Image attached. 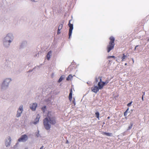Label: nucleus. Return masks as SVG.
<instances>
[{
	"mask_svg": "<svg viewBox=\"0 0 149 149\" xmlns=\"http://www.w3.org/2000/svg\"><path fill=\"white\" fill-rule=\"evenodd\" d=\"M56 123V121L55 117L52 115L51 112H48L47 117L43 120L44 126L46 129L49 130L51 128V125L49 124V123L51 125H54Z\"/></svg>",
	"mask_w": 149,
	"mask_h": 149,
	"instance_id": "obj_1",
	"label": "nucleus"
},
{
	"mask_svg": "<svg viewBox=\"0 0 149 149\" xmlns=\"http://www.w3.org/2000/svg\"><path fill=\"white\" fill-rule=\"evenodd\" d=\"M110 40L108 45L107 47V51L108 52H109L114 47L115 43H114L115 41L114 38L112 36H111L109 38Z\"/></svg>",
	"mask_w": 149,
	"mask_h": 149,
	"instance_id": "obj_2",
	"label": "nucleus"
},
{
	"mask_svg": "<svg viewBox=\"0 0 149 149\" xmlns=\"http://www.w3.org/2000/svg\"><path fill=\"white\" fill-rule=\"evenodd\" d=\"M109 82L108 80H106L105 82L102 81V77H100V81L98 83V86H100V88H103L104 86L107 84Z\"/></svg>",
	"mask_w": 149,
	"mask_h": 149,
	"instance_id": "obj_3",
	"label": "nucleus"
},
{
	"mask_svg": "<svg viewBox=\"0 0 149 149\" xmlns=\"http://www.w3.org/2000/svg\"><path fill=\"white\" fill-rule=\"evenodd\" d=\"M71 20H70L69 21V22L68 24L69 27H70L69 29V38L70 39V37L71 36L72 31L73 29V25L72 24H71L70 23V21Z\"/></svg>",
	"mask_w": 149,
	"mask_h": 149,
	"instance_id": "obj_4",
	"label": "nucleus"
},
{
	"mask_svg": "<svg viewBox=\"0 0 149 149\" xmlns=\"http://www.w3.org/2000/svg\"><path fill=\"white\" fill-rule=\"evenodd\" d=\"M28 139V136L26 134L22 135L18 140V141L24 142L26 141Z\"/></svg>",
	"mask_w": 149,
	"mask_h": 149,
	"instance_id": "obj_5",
	"label": "nucleus"
},
{
	"mask_svg": "<svg viewBox=\"0 0 149 149\" xmlns=\"http://www.w3.org/2000/svg\"><path fill=\"white\" fill-rule=\"evenodd\" d=\"M102 88H100V86H98V87L96 86L92 87L91 89L93 92L96 93L98 91L99 89H101Z\"/></svg>",
	"mask_w": 149,
	"mask_h": 149,
	"instance_id": "obj_6",
	"label": "nucleus"
},
{
	"mask_svg": "<svg viewBox=\"0 0 149 149\" xmlns=\"http://www.w3.org/2000/svg\"><path fill=\"white\" fill-rule=\"evenodd\" d=\"M22 106H20L19 108L17 111V114L16 115L17 117H18L20 116V114L22 113Z\"/></svg>",
	"mask_w": 149,
	"mask_h": 149,
	"instance_id": "obj_7",
	"label": "nucleus"
},
{
	"mask_svg": "<svg viewBox=\"0 0 149 149\" xmlns=\"http://www.w3.org/2000/svg\"><path fill=\"white\" fill-rule=\"evenodd\" d=\"M40 118V116L39 114H38L36 118L35 119V121L33 122L32 123L33 124H36L39 121V119Z\"/></svg>",
	"mask_w": 149,
	"mask_h": 149,
	"instance_id": "obj_8",
	"label": "nucleus"
},
{
	"mask_svg": "<svg viewBox=\"0 0 149 149\" xmlns=\"http://www.w3.org/2000/svg\"><path fill=\"white\" fill-rule=\"evenodd\" d=\"M37 106L36 103H34L33 104L31 105L30 106V108L33 111H34L36 110V107Z\"/></svg>",
	"mask_w": 149,
	"mask_h": 149,
	"instance_id": "obj_9",
	"label": "nucleus"
},
{
	"mask_svg": "<svg viewBox=\"0 0 149 149\" xmlns=\"http://www.w3.org/2000/svg\"><path fill=\"white\" fill-rule=\"evenodd\" d=\"M72 88L70 89V93L69 96V100L71 101L72 100Z\"/></svg>",
	"mask_w": 149,
	"mask_h": 149,
	"instance_id": "obj_10",
	"label": "nucleus"
},
{
	"mask_svg": "<svg viewBox=\"0 0 149 149\" xmlns=\"http://www.w3.org/2000/svg\"><path fill=\"white\" fill-rule=\"evenodd\" d=\"M62 27H63V25L62 24H61L59 25V26L58 27V31H57V34H59L61 33L60 30L62 29Z\"/></svg>",
	"mask_w": 149,
	"mask_h": 149,
	"instance_id": "obj_11",
	"label": "nucleus"
},
{
	"mask_svg": "<svg viewBox=\"0 0 149 149\" xmlns=\"http://www.w3.org/2000/svg\"><path fill=\"white\" fill-rule=\"evenodd\" d=\"M102 134L103 135H105L107 136H112L113 135L111 133H109L108 132H103L102 133Z\"/></svg>",
	"mask_w": 149,
	"mask_h": 149,
	"instance_id": "obj_12",
	"label": "nucleus"
},
{
	"mask_svg": "<svg viewBox=\"0 0 149 149\" xmlns=\"http://www.w3.org/2000/svg\"><path fill=\"white\" fill-rule=\"evenodd\" d=\"M128 56H127V55H125V54H123V56L121 57V59H122L121 61H125V60L127 57Z\"/></svg>",
	"mask_w": 149,
	"mask_h": 149,
	"instance_id": "obj_13",
	"label": "nucleus"
},
{
	"mask_svg": "<svg viewBox=\"0 0 149 149\" xmlns=\"http://www.w3.org/2000/svg\"><path fill=\"white\" fill-rule=\"evenodd\" d=\"M52 54V52L51 51H49L48 53L47 54V59L48 60H49L50 59V56Z\"/></svg>",
	"mask_w": 149,
	"mask_h": 149,
	"instance_id": "obj_14",
	"label": "nucleus"
},
{
	"mask_svg": "<svg viewBox=\"0 0 149 149\" xmlns=\"http://www.w3.org/2000/svg\"><path fill=\"white\" fill-rule=\"evenodd\" d=\"M8 140L9 141V142H7L6 141V146H8L10 145V142L11 141V139L10 137H9V138H8Z\"/></svg>",
	"mask_w": 149,
	"mask_h": 149,
	"instance_id": "obj_15",
	"label": "nucleus"
},
{
	"mask_svg": "<svg viewBox=\"0 0 149 149\" xmlns=\"http://www.w3.org/2000/svg\"><path fill=\"white\" fill-rule=\"evenodd\" d=\"M73 76L71 74H69L66 80L67 81H69L72 78Z\"/></svg>",
	"mask_w": 149,
	"mask_h": 149,
	"instance_id": "obj_16",
	"label": "nucleus"
},
{
	"mask_svg": "<svg viewBox=\"0 0 149 149\" xmlns=\"http://www.w3.org/2000/svg\"><path fill=\"white\" fill-rule=\"evenodd\" d=\"M63 79L64 77H63V76H61L60 77V78L59 79L58 81V83H60L62 81V80Z\"/></svg>",
	"mask_w": 149,
	"mask_h": 149,
	"instance_id": "obj_17",
	"label": "nucleus"
},
{
	"mask_svg": "<svg viewBox=\"0 0 149 149\" xmlns=\"http://www.w3.org/2000/svg\"><path fill=\"white\" fill-rule=\"evenodd\" d=\"M95 115H96V116L97 118H98L99 119V117L100 116V114L98 112H96L95 113Z\"/></svg>",
	"mask_w": 149,
	"mask_h": 149,
	"instance_id": "obj_18",
	"label": "nucleus"
},
{
	"mask_svg": "<svg viewBox=\"0 0 149 149\" xmlns=\"http://www.w3.org/2000/svg\"><path fill=\"white\" fill-rule=\"evenodd\" d=\"M115 58L116 57L114 56H109L108 57V58Z\"/></svg>",
	"mask_w": 149,
	"mask_h": 149,
	"instance_id": "obj_19",
	"label": "nucleus"
},
{
	"mask_svg": "<svg viewBox=\"0 0 149 149\" xmlns=\"http://www.w3.org/2000/svg\"><path fill=\"white\" fill-rule=\"evenodd\" d=\"M133 126V124H131V125L128 127V129L130 130L132 128Z\"/></svg>",
	"mask_w": 149,
	"mask_h": 149,
	"instance_id": "obj_20",
	"label": "nucleus"
},
{
	"mask_svg": "<svg viewBox=\"0 0 149 149\" xmlns=\"http://www.w3.org/2000/svg\"><path fill=\"white\" fill-rule=\"evenodd\" d=\"M132 103V102H130V103H128L127 104V106H128V107H130L131 106Z\"/></svg>",
	"mask_w": 149,
	"mask_h": 149,
	"instance_id": "obj_21",
	"label": "nucleus"
},
{
	"mask_svg": "<svg viewBox=\"0 0 149 149\" xmlns=\"http://www.w3.org/2000/svg\"><path fill=\"white\" fill-rule=\"evenodd\" d=\"M45 108H46V106L42 108V109L44 112L45 111Z\"/></svg>",
	"mask_w": 149,
	"mask_h": 149,
	"instance_id": "obj_22",
	"label": "nucleus"
},
{
	"mask_svg": "<svg viewBox=\"0 0 149 149\" xmlns=\"http://www.w3.org/2000/svg\"><path fill=\"white\" fill-rule=\"evenodd\" d=\"M100 77H99L98 78H95V81L96 82H97L98 81V79H100Z\"/></svg>",
	"mask_w": 149,
	"mask_h": 149,
	"instance_id": "obj_23",
	"label": "nucleus"
},
{
	"mask_svg": "<svg viewBox=\"0 0 149 149\" xmlns=\"http://www.w3.org/2000/svg\"><path fill=\"white\" fill-rule=\"evenodd\" d=\"M127 113V112H125V111L124 113V116H126Z\"/></svg>",
	"mask_w": 149,
	"mask_h": 149,
	"instance_id": "obj_24",
	"label": "nucleus"
},
{
	"mask_svg": "<svg viewBox=\"0 0 149 149\" xmlns=\"http://www.w3.org/2000/svg\"><path fill=\"white\" fill-rule=\"evenodd\" d=\"M43 146H42L40 148V149H43Z\"/></svg>",
	"mask_w": 149,
	"mask_h": 149,
	"instance_id": "obj_25",
	"label": "nucleus"
},
{
	"mask_svg": "<svg viewBox=\"0 0 149 149\" xmlns=\"http://www.w3.org/2000/svg\"><path fill=\"white\" fill-rule=\"evenodd\" d=\"M138 45H136V46L135 47V48H134V50H136V47H138Z\"/></svg>",
	"mask_w": 149,
	"mask_h": 149,
	"instance_id": "obj_26",
	"label": "nucleus"
},
{
	"mask_svg": "<svg viewBox=\"0 0 149 149\" xmlns=\"http://www.w3.org/2000/svg\"><path fill=\"white\" fill-rule=\"evenodd\" d=\"M142 100L143 101L144 100H143V95L142 96Z\"/></svg>",
	"mask_w": 149,
	"mask_h": 149,
	"instance_id": "obj_27",
	"label": "nucleus"
},
{
	"mask_svg": "<svg viewBox=\"0 0 149 149\" xmlns=\"http://www.w3.org/2000/svg\"><path fill=\"white\" fill-rule=\"evenodd\" d=\"M9 35H8H8H7V36L6 37V38H8V37H9Z\"/></svg>",
	"mask_w": 149,
	"mask_h": 149,
	"instance_id": "obj_28",
	"label": "nucleus"
},
{
	"mask_svg": "<svg viewBox=\"0 0 149 149\" xmlns=\"http://www.w3.org/2000/svg\"><path fill=\"white\" fill-rule=\"evenodd\" d=\"M129 110V108H128L127 109V110H126V111H125V112H127L128 111V110Z\"/></svg>",
	"mask_w": 149,
	"mask_h": 149,
	"instance_id": "obj_29",
	"label": "nucleus"
},
{
	"mask_svg": "<svg viewBox=\"0 0 149 149\" xmlns=\"http://www.w3.org/2000/svg\"><path fill=\"white\" fill-rule=\"evenodd\" d=\"M8 42L10 43L11 42V41L10 40H8Z\"/></svg>",
	"mask_w": 149,
	"mask_h": 149,
	"instance_id": "obj_30",
	"label": "nucleus"
},
{
	"mask_svg": "<svg viewBox=\"0 0 149 149\" xmlns=\"http://www.w3.org/2000/svg\"><path fill=\"white\" fill-rule=\"evenodd\" d=\"M118 58H120V56H118Z\"/></svg>",
	"mask_w": 149,
	"mask_h": 149,
	"instance_id": "obj_31",
	"label": "nucleus"
},
{
	"mask_svg": "<svg viewBox=\"0 0 149 149\" xmlns=\"http://www.w3.org/2000/svg\"><path fill=\"white\" fill-rule=\"evenodd\" d=\"M5 81H4V82H3V85L4 84H5Z\"/></svg>",
	"mask_w": 149,
	"mask_h": 149,
	"instance_id": "obj_32",
	"label": "nucleus"
},
{
	"mask_svg": "<svg viewBox=\"0 0 149 149\" xmlns=\"http://www.w3.org/2000/svg\"><path fill=\"white\" fill-rule=\"evenodd\" d=\"M110 118V117L109 116H108V117H107V119H109Z\"/></svg>",
	"mask_w": 149,
	"mask_h": 149,
	"instance_id": "obj_33",
	"label": "nucleus"
},
{
	"mask_svg": "<svg viewBox=\"0 0 149 149\" xmlns=\"http://www.w3.org/2000/svg\"><path fill=\"white\" fill-rule=\"evenodd\" d=\"M127 65V63H126L125 64V65Z\"/></svg>",
	"mask_w": 149,
	"mask_h": 149,
	"instance_id": "obj_34",
	"label": "nucleus"
},
{
	"mask_svg": "<svg viewBox=\"0 0 149 149\" xmlns=\"http://www.w3.org/2000/svg\"><path fill=\"white\" fill-rule=\"evenodd\" d=\"M66 143H69V142H68V141H67L66 142Z\"/></svg>",
	"mask_w": 149,
	"mask_h": 149,
	"instance_id": "obj_35",
	"label": "nucleus"
},
{
	"mask_svg": "<svg viewBox=\"0 0 149 149\" xmlns=\"http://www.w3.org/2000/svg\"><path fill=\"white\" fill-rule=\"evenodd\" d=\"M116 62H119L118 61V60H117H117H116Z\"/></svg>",
	"mask_w": 149,
	"mask_h": 149,
	"instance_id": "obj_36",
	"label": "nucleus"
},
{
	"mask_svg": "<svg viewBox=\"0 0 149 149\" xmlns=\"http://www.w3.org/2000/svg\"><path fill=\"white\" fill-rule=\"evenodd\" d=\"M73 103L74 104V105H75V103L74 101H73Z\"/></svg>",
	"mask_w": 149,
	"mask_h": 149,
	"instance_id": "obj_37",
	"label": "nucleus"
},
{
	"mask_svg": "<svg viewBox=\"0 0 149 149\" xmlns=\"http://www.w3.org/2000/svg\"><path fill=\"white\" fill-rule=\"evenodd\" d=\"M145 92H144V93H143V96L144 95H145Z\"/></svg>",
	"mask_w": 149,
	"mask_h": 149,
	"instance_id": "obj_38",
	"label": "nucleus"
},
{
	"mask_svg": "<svg viewBox=\"0 0 149 149\" xmlns=\"http://www.w3.org/2000/svg\"><path fill=\"white\" fill-rule=\"evenodd\" d=\"M34 1H35L36 0H33Z\"/></svg>",
	"mask_w": 149,
	"mask_h": 149,
	"instance_id": "obj_39",
	"label": "nucleus"
},
{
	"mask_svg": "<svg viewBox=\"0 0 149 149\" xmlns=\"http://www.w3.org/2000/svg\"><path fill=\"white\" fill-rule=\"evenodd\" d=\"M133 62H134V61L133 60Z\"/></svg>",
	"mask_w": 149,
	"mask_h": 149,
	"instance_id": "obj_40",
	"label": "nucleus"
}]
</instances>
